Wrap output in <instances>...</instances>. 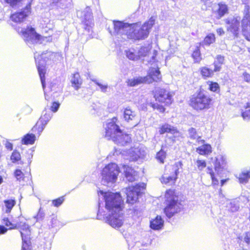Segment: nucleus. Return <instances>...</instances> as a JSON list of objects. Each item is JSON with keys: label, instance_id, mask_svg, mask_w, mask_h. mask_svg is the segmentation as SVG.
I'll list each match as a JSON object with an SVG mask.
<instances>
[{"label": "nucleus", "instance_id": "1", "mask_svg": "<svg viewBox=\"0 0 250 250\" xmlns=\"http://www.w3.org/2000/svg\"><path fill=\"white\" fill-rule=\"evenodd\" d=\"M154 23L155 20L153 18H151L142 26L138 23L129 24L121 21H114L113 34L124 36L130 39H145L148 37L150 30Z\"/></svg>", "mask_w": 250, "mask_h": 250}, {"label": "nucleus", "instance_id": "2", "mask_svg": "<svg viewBox=\"0 0 250 250\" xmlns=\"http://www.w3.org/2000/svg\"><path fill=\"white\" fill-rule=\"evenodd\" d=\"M104 199L105 209L111 213L106 217L107 223L113 228H120L124 223L120 195L118 193L108 192L104 193Z\"/></svg>", "mask_w": 250, "mask_h": 250}, {"label": "nucleus", "instance_id": "3", "mask_svg": "<svg viewBox=\"0 0 250 250\" xmlns=\"http://www.w3.org/2000/svg\"><path fill=\"white\" fill-rule=\"evenodd\" d=\"M117 119L116 118H113L111 120L108 121L105 126L104 136L108 140L111 139L115 143L121 146H125L131 142V137L129 135L125 136V139L119 140L115 139L116 136H119L122 134V131L119 126L116 124Z\"/></svg>", "mask_w": 250, "mask_h": 250}, {"label": "nucleus", "instance_id": "4", "mask_svg": "<svg viewBox=\"0 0 250 250\" xmlns=\"http://www.w3.org/2000/svg\"><path fill=\"white\" fill-rule=\"evenodd\" d=\"M165 198L166 206L164 212L167 217L170 218L181 210L182 205L178 196L173 190H167L165 194Z\"/></svg>", "mask_w": 250, "mask_h": 250}, {"label": "nucleus", "instance_id": "5", "mask_svg": "<svg viewBox=\"0 0 250 250\" xmlns=\"http://www.w3.org/2000/svg\"><path fill=\"white\" fill-rule=\"evenodd\" d=\"M161 79V75L159 68L151 67L148 74L145 77H138L128 80L127 85L135 86L142 83H150L153 82H158Z\"/></svg>", "mask_w": 250, "mask_h": 250}, {"label": "nucleus", "instance_id": "6", "mask_svg": "<svg viewBox=\"0 0 250 250\" xmlns=\"http://www.w3.org/2000/svg\"><path fill=\"white\" fill-rule=\"evenodd\" d=\"M55 56V54L51 52H46L41 55L34 54V58L36 62L38 72L40 77L41 83L44 92L45 99L47 100L46 91L45 90V66L47 61L51 60Z\"/></svg>", "mask_w": 250, "mask_h": 250}, {"label": "nucleus", "instance_id": "7", "mask_svg": "<svg viewBox=\"0 0 250 250\" xmlns=\"http://www.w3.org/2000/svg\"><path fill=\"white\" fill-rule=\"evenodd\" d=\"M120 173L119 167L115 163L106 165L101 172L102 184L110 186L115 183Z\"/></svg>", "mask_w": 250, "mask_h": 250}, {"label": "nucleus", "instance_id": "8", "mask_svg": "<svg viewBox=\"0 0 250 250\" xmlns=\"http://www.w3.org/2000/svg\"><path fill=\"white\" fill-rule=\"evenodd\" d=\"M182 164L181 162L175 163L173 165L168 166L166 167L165 173L162 176L161 181L162 183L172 185L175 183L179 174V169L182 167Z\"/></svg>", "mask_w": 250, "mask_h": 250}, {"label": "nucleus", "instance_id": "9", "mask_svg": "<svg viewBox=\"0 0 250 250\" xmlns=\"http://www.w3.org/2000/svg\"><path fill=\"white\" fill-rule=\"evenodd\" d=\"M21 32L22 33L24 40L28 45L42 43L48 39L47 37H42L37 34L34 28L31 27H28L25 29H21Z\"/></svg>", "mask_w": 250, "mask_h": 250}, {"label": "nucleus", "instance_id": "10", "mask_svg": "<svg viewBox=\"0 0 250 250\" xmlns=\"http://www.w3.org/2000/svg\"><path fill=\"white\" fill-rule=\"evenodd\" d=\"M211 101V99L208 96L203 92H199L196 96L191 98L190 105L197 110L208 109Z\"/></svg>", "mask_w": 250, "mask_h": 250}, {"label": "nucleus", "instance_id": "11", "mask_svg": "<svg viewBox=\"0 0 250 250\" xmlns=\"http://www.w3.org/2000/svg\"><path fill=\"white\" fill-rule=\"evenodd\" d=\"M146 188V185L144 183L137 184L135 186L129 187L125 189V193L127 196V202L133 204L135 203L139 194Z\"/></svg>", "mask_w": 250, "mask_h": 250}, {"label": "nucleus", "instance_id": "12", "mask_svg": "<svg viewBox=\"0 0 250 250\" xmlns=\"http://www.w3.org/2000/svg\"><path fill=\"white\" fill-rule=\"evenodd\" d=\"M77 15H80L82 19V21L84 25V28L89 32L93 25L91 9L89 7H87L83 11L78 12Z\"/></svg>", "mask_w": 250, "mask_h": 250}, {"label": "nucleus", "instance_id": "13", "mask_svg": "<svg viewBox=\"0 0 250 250\" xmlns=\"http://www.w3.org/2000/svg\"><path fill=\"white\" fill-rule=\"evenodd\" d=\"M52 114L50 109L45 108L42 112V115L36 124V126L34 127L33 129L36 127H38V131L40 133L44 129L46 125L51 119Z\"/></svg>", "mask_w": 250, "mask_h": 250}, {"label": "nucleus", "instance_id": "14", "mask_svg": "<svg viewBox=\"0 0 250 250\" xmlns=\"http://www.w3.org/2000/svg\"><path fill=\"white\" fill-rule=\"evenodd\" d=\"M150 49L151 48L149 46L141 47L137 51L140 59H142L144 61L149 63L154 62L156 52L154 51L151 53Z\"/></svg>", "mask_w": 250, "mask_h": 250}, {"label": "nucleus", "instance_id": "15", "mask_svg": "<svg viewBox=\"0 0 250 250\" xmlns=\"http://www.w3.org/2000/svg\"><path fill=\"white\" fill-rule=\"evenodd\" d=\"M156 101L165 103L167 105L171 104L172 94L164 89H160L156 91L154 95Z\"/></svg>", "mask_w": 250, "mask_h": 250}, {"label": "nucleus", "instance_id": "16", "mask_svg": "<svg viewBox=\"0 0 250 250\" xmlns=\"http://www.w3.org/2000/svg\"><path fill=\"white\" fill-rule=\"evenodd\" d=\"M212 162L214 164L215 172L217 175L221 177L223 172L225 169V159L222 156L218 155L214 158H212Z\"/></svg>", "mask_w": 250, "mask_h": 250}, {"label": "nucleus", "instance_id": "17", "mask_svg": "<svg viewBox=\"0 0 250 250\" xmlns=\"http://www.w3.org/2000/svg\"><path fill=\"white\" fill-rule=\"evenodd\" d=\"M30 4L29 3L26 5V7L22 11L12 14L10 17L11 20L16 23L22 22L30 13Z\"/></svg>", "mask_w": 250, "mask_h": 250}, {"label": "nucleus", "instance_id": "18", "mask_svg": "<svg viewBox=\"0 0 250 250\" xmlns=\"http://www.w3.org/2000/svg\"><path fill=\"white\" fill-rule=\"evenodd\" d=\"M28 225L24 224L21 228V234L22 240L21 250H31L27 243L30 235V230Z\"/></svg>", "mask_w": 250, "mask_h": 250}, {"label": "nucleus", "instance_id": "19", "mask_svg": "<svg viewBox=\"0 0 250 250\" xmlns=\"http://www.w3.org/2000/svg\"><path fill=\"white\" fill-rule=\"evenodd\" d=\"M124 119L127 123L136 125L137 124L138 120L137 113L132 110L129 107H127L124 109Z\"/></svg>", "mask_w": 250, "mask_h": 250}, {"label": "nucleus", "instance_id": "20", "mask_svg": "<svg viewBox=\"0 0 250 250\" xmlns=\"http://www.w3.org/2000/svg\"><path fill=\"white\" fill-rule=\"evenodd\" d=\"M146 152L143 147L133 148L130 151V158L132 161H136L138 159H144L146 155Z\"/></svg>", "mask_w": 250, "mask_h": 250}, {"label": "nucleus", "instance_id": "21", "mask_svg": "<svg viewBox=\"0 0 250 250\" xmlns=\"http://www.w3.org/2000/svg\"><path fill=\"white\" fill-rule=\"evenodd\" d=\"M124 171L126 179L129 182H133L138 178L137 172L128 166H123Z\"/></svg>", "mask_w": 250, "mask_h": 250}, {"label": "nucleus", "instance_id": "22", "mask_svg": "<svg viewBox=\"0 0 250 250\" xmlns=\"http://www.w3.org/2000/svg\"><path fill=\"white\" fill-rule=\"evenodd\" d=\"M164 224V221L161 216L157 215L150 221V228L153 230L161 229Z\"/></svg>", "mask_w": 250, "mask_h": 250}, {"label": "nucleus", "instance_id": "23", "mask_svg": "<svg viewBox=\"0 0 250 250\" xmlns=\"http://www.w3.org/2000/svg\"><path fill=\"white\" fill-rule=\"evenodd\" d=\"M188 137L193 140H195L198 145H202L204 143L205 141L201 138V136H199L197 133L196 130L191 127L188 130Z\"/></svg>", "mask_w": 250, "mask_h": 250}, {"label": "nucleus", "instance_id": "24", "mask_svg": "<svg viewBox=\"0 0 250 250\" xmlns=\"http://www.w3.org/2000/svg\"><path fill=\"white\" fill-rule=\"evenodd\" d=\"M228 29L235 36H237L239 28V21L235 19L231 20V22H228Z\"/></svg>", "mask_w": 250, "mask_h": 250}, {"label": "nucleus", "instance_id": "25", "mask_svg": "<svg viewBox=\"0 0 250 250\" xmlns=\"http://www.w3.org/2000/svg\"><path fill=\"white\" fill-rule=\"evenodd\" d=\"M159 133L161 134H163L165 133H169L175 134L178 133V130L175 127L168 124H166L160 128Z\"/></svg>", "mask_w": 250, "mask_h": 250}, {"label": "nucleus", "instance_id": "26", "mask_svg": "<svg viewBox=\"0 0 250 250\" xmlns=\"http://www.w3.org/2000/svg\"><path fill=\"white\" fill-rule=\"evenodd\" d=\"M72 86L76 89L78 90L80 88L82 83V80L80 78V76L78 73H76L73 74V77L71 80Z\"/></svg>", "mask_w": 250, "mask_h": 250}, {"label": "nucleus", "instance_id": "27", "mask_svg": "<svg viewBox=\"0 0 250 250\" xmlns=\"http://www.w3.org/2000/svg\"><path fill=\"white\" fill-rule=\"evenodd\" d=\"M196 152L200 155H208L211 152V147L208 144L202 145L197 148Z\"/></svg>", "mask_w": 250, "mask_h": 250}, {"label": "nucleus", "instance_id": "28", "mask_svg": "<svg viewBox=\"0 0 250 250\" xmlns=\"http://www.w3.org/2000/svg\"><path fill=\"white\" fill-rule=\"evenodd\" d=\"M250 7L249 5H246L244 9V18L242 20V28H245V26L250 22Z\"/></svg>", "mask_w": 250, "mask_h": 250}, {"label": "nucleus", "instance_id": "29", "mask_svg": "<svg viewBox=\"0 0 250 250\" xmlns=\"http://www.w3.org/2000/svg\"><path fill=\"white\" fill-rule=\"evenodd\" d=\"M224 57L221 55H217L213 63L214 71L215 72L220 71L222 65L224 63Z\"/></svg>", "mask_w": 250, "mask_h": 250}, {"label": "nucleus", "instance_id": "30", "mask_svg": "<svg viewBox=\"0 0 250 250\" xmlns=\"http://www.w3.org/2000/svg\"><path fill=\"white\" fill-rule=\"evenodd\" d=\"M36 140V136L32 133H28L22 139V144L24 145H32Z\"/></svg>", "mask_w": 250, "mask_h": 250}, {"label": "nucleus", "instance_id": "31", "mask_svg": "<svg viewBox=\"0 0 250 250\" xmlns=\"http://www.w3.org/2000/svg\"><path fill=\"white\" fill-rule=\"evenodd\" d=\"M218 8L217 10L218 14L217 18L220 19L222 18L224 15L228 13V8L226 4L220 3L218 5Z\"/></svg>", "mask_w": 250, "mask_h": 250}, {"label": "nucleus", "instance_id": "32", "mask_svg": "<svg viewBox=\"0 0 250 250\" xmlns=\"http://www.w3.org/2000/svg\"><path fill=\"white\" fill-rule=\"evenodd\" d=\"M126 56L130 60L137 61L140 59L137 51L133 48L126 51Z\"/></svg>", "mask_w": 250, "mask_h": 250}, {"label": "nucleus", "instance_id": "33", "mask_svg": "<svg viewBox=\"0 0 250 250\" xmlns=\"http://www.w3.org/2000/svg\"><path fill=\"white\" fill-rule=\"evenodd\" d=\"M99 209L97 213V218L100 220L104 219L106 216V211L104 210V203L103 202H99Z\"/></svg>", "mask_w": 250, "mask_h": 250}, {"label": "nucleus", "instance_id": "34", "mask_svg": "<svg viewBox=\"0 0 250 250\" xmlns=\"http://www.w3.org/2000/svg\"><path fill=\"white\" fill-rule=\"evenodd\" d=\"M240 183L246 184L250 178V169L243 171L238 177Z\"/></svg>", "mask_w": 250, "mask_h": 250}, {"label": "nucleus", "instance_id": "35", "mask_svg": "<svg viewBox=\"0 0 250 250\" xmlns=\"http://www.w3.org/2000/svg\"><path fill=\"white\" fill-rule=\"evenodd\" d=\"M215 72L213 70L209 69L207 67H203L201 68V74L204 78L211 77Z\"/></svg>", "mask_w": 250, "mask_h": 250}, {"label": "nucleus", "instance_id": "36", "mask_svg": "<svg viewBox=\"0 0 250 250\" xmlns=\"http://www.w3.org/2000/svg\"><path fill=\"white\" fill-rule=\"evenodd\" d=\"M227 207L231 211L235 212L238 210L239 206L237 201L232 200L227 204Z\"/></svg>", "mask_w": 250, "mask_h": 250}, {"label": "nucleus", "instance_id": "37", "mask_svg": "<svg viewBox=\"0 0 250 250\" xmlns=\"http://www.w3.org/2000/svg\"><path fill=\"white\" fill-rule=\"evenodd\" d=\"M215 38L213 34H209L205 38L203 43L209 45L215 42Z\"/></svg>", "mask_w": 250, "mask_h": 250}, {"label": "nucleus", "instance_id": "38", "mask_svg": "<svg viewBox=\"0 0 250 250\" xmlns=\"http://www.w3.org/2000/svg\"><path fill=\"white\" fill-rule=\"evenodd\" d=\"M245 28H242V32L246 39L250 41V22L248 23L245 26Z\"/></svg>", "mask_w": 250, "mask_h": 250}, {"label": "nucleus", "instance_id": "39", "mask_svg": "<svg viewBox=\"0 0 250 250\" xmlns=\"http://www.w3.org/2000/svg\"><path fill=\"white\" fill-rule=\"evenodd\" d=\"M5 206L7 208L6 212L8 213L10 212L13 207L15 206L16 202L14 200H7L4 201Z\"/></svg>", "mask_w": 250, "mask_h": 250}, {"label": "nucleus", "instance_id": "40", "mask_svg": "<svg viewBox=\"0 0 250 250\" xmlns=\"http://www.w3.org/2000/svg\"><path fill=\"white\" fill-rule=\"evenodd\" d=\"M208 89L213 92H218L219 91V85L216 82H208Z\"/></svg>", "mask_w": 250, "mask_h": 250}, {"label": "nucleus", "instance_id": "41", "mask_svg": "<svg viewBox=\"0 0 250 250\" xmlns=\"http://www.w3.org/2000/svg\"><path fill=\"white\" fill-rule=\"evenodd\" d=\"M242 116L244 120H249L250 119V106L247 104L245 108V110L242 112Z\"/></svg>", "mask_w": 250, "mask_h": 250}, {"label": "nucleus", "instance_id": "42", "mask_svg": "<svg viewBox=\"0 0 250 250\" xmlns=\"http://www.w3.org/2000/svg\"><path fill=\"white\" fill-rule=\"evenodd\" d=\"M21 160V154L17 150H15L11 156V160L13 163H15Z\"/></svg>", "mask_w": 250, "mask_h": 250}, {"label": "nucleus", "instance_id": "43", "mask_svg": "<svg viewBox=\"0 0 250 250\" xmlns=\"http://www.w3.org/2000/svg\"><path fill=\"white\" fill-rule=\"evenodd\" d=\"M62 224L55 217H53L51 221V226L52 228H60L63 226Z\"/></svg>", "mask_w": 250, "mask_h": 250}, {"label": "nucleus", "instance_id": "44", "mask_svg": "<svg viewBox=\"0 0 250 250\" xmlns=\"http://www.w3.org/2000/svg\"><path fill=\"white\" fill-rule=\"evenodd\" d=\"M207 173H209L210 175V177L212 179V184L214 185H217L218 184V180L217 178L215 177L214 173L213 171V170L212 168L208 167L207 168Z\"/></svg>", "mask_w": 250, "mask_h": 250}, {"label": "nucleus", "instance_id": "45", "mask_svg": "<svg viewBox=\"0 0 250 250\" xmlns=\"http://www.w3.org/2000/svg\"><path fill=\"white\" fill-rule=\"evenodd\" d=\"M166 153L165 151L161 149L159 151L156 155L157 159L161 163H163L164 159L166 158Z\"/></svg>", "mask_w": 250, "mask_h": 250}, {"label": "nucleus", "instance_id": "46", "mask_svg": "<svg viewBox=\"0 0 250 250\" xmlns=\"http://www.w3.org/2000/svg\"><path fill=\"white\" fill-rule=\"evenodd\" d=\"M14 176L19 181L23 180L24 174L20 169H16L14 172Z\"/></svg>", "mask_w": 250, "mask_h": 250}, {"label": "nucleus", "instance_id": "47", "mask_svg": "<svg viewBox=\"0 0 250 250\" xmlns=\"http://www.w3.org/2000/svg\"><path fill=\"white\" fill-rule=\"evenodd\" d=\"M192 57L196 62H199L201 60V54L198 48H197L192 53Z\"/></svg>", "mask_w": 250, "mask_h": 250}, {"label": "nucleus", "instance_id": "48", "mask_svg": "<svg viewBox=\"0 0 250 250\" xmlns=\"http://www.w3.org/2000/svg\"><path fill=\"white\" fill-rule=\"evenodd\" d=\"M196 166L199 170L202 171L206 167V163L205 160H197Z\"/></svg>", "mask_w": 250, "mask_h": 250}, {"label": "nucleus", "instance_id": "49", "mask_svg": "<svg viewBox=\"0 0 250 250\" xmlns=\"http://www.w3.org/2000/svg\"><path fill=\"white\" fill-rule=\"evenodd\" d=\"M45 216V213L43 210L40 208L39 210L38 214L36 216L34 217L36 219L37 221H39L40 220H42Z\"/></svg>", "mask_w": 250, "mask_h": 250}, {"label": "nucleus", "instance_id": "50", "mask_svg": "<svg viewBox=\"0 0 250 250\" xmlns=\"http://www.w3.org/2000/svg\"><path fill=\"white\" fill-rule=\"evenodd\" d=\"M64 201L63 197H61L52 201V204L56 207H59Z\"/></svg>", "mask_w": 250, "mask_h": 250}, {"label": "nucleus", "instance_id": "51", "mask_svg": "<svg viewBox=\"0 0 250 250\" xmlns=\"http://www.w3.org/2000/svg\"><path fill=\"white\" fill-rule=\"evenodd\" d=\"M94 82L97 85H98L100 87V89L102 92H106L107 89L108 88V85L107 84H104V85L102 84V83H99L97 81H94Z\"/></svg>", "mask_w": 250, "mask_h": 250}, {"label": "nucleus", "instance_id": "52", "mask_svg": "<svg viewBox=\"0 0 250 250\" xmlns=\"http://www.w3.org/2000/svg\"><path fill=\"white\" fill-rule=\"evenodd\" d=\"M21 0H4V1L13 7L20 2Z\"/></svg>", "mask_w": 250, "mask_h": 250}, {"label": "nucleus", "instance_id": "53", "mask_svg": "<svg viewBox=\"0 0 250 250\" xmlns=\"http://www.w3.org/2000/svg\"><path fill=\"white\" fill-rule=\"evenodd\" d=\"M60 106V104L57 102H53L52 105L51 107V110L52 111L55 112H56Z\"/></svg>", "mask_w": 250, "mask_h": 250}, {"label": "nucleus", "instance_id": "54", "mask_svg": "<svg viewBox=\"0 0 250 250\" xmlns=\"http://www.w3.org/2000/svg\"><path fill=\"white\" fill-rule=\"evenodd\" d=\"M3 224H5L7 227H9L10 229L14 227V225L12 224L7 218H5L3 219Z\"/></svg>", "mask_w": 250, "mask_h": 250}, {"label": "nucleus", "instance_id": "55", "mask_svg": "<svg viewBox=\"0 0 250 250\" xmlns=\"http://www.w3.org/2000/svg\"><path fill=\"white\" fill-rule=\"evenodd\" d=\"M5 147L9 150H12L13 149V144L8 141H5L4 143Z\"/></svg>", "mask_w": 250, "mask_h": 250}, {"label": "nucleus", "instance_id": "56", "mask_svg": "<svg viewBox=\"0 0 250 250\" xmlns=\"http://www.w3.org/2000/svg\"><path fill=\"white\" fill-rule=\"evenodd\" d=\"M244 241L247 244L249 245V244L250 243V232L246 233L245 236L244 237Z\"/></svg>", "mask_w": 250, "mask_h": 250}, {"label": "nucleus", "instance_id": "57", "mask_svg": "<svg viewBox=\"0 0 250 250\" xmlns=\"http://www.w3.org/2000/svg\"><path fill=\"white\" fill-rule=\"evenodd\" d=\"M126 135H129L128 134H124L122 132V134H120L119 136H116L115 137V139H116V140H119V141L120 140H123L124 141V140L125 139V136H126Z\"/></svg>", "mask_w": 250, "mask_h": 250}, {"label": "nucleus", "instance_id": "58", "mask_svg": "<svg viewBox=\"0 0 250 250\" xmlns=\"http://www.w3.org/2000/svg\"><path fill=\"white\" fill-rule=\"evenodd\" d=\"M243 75L245 81L247 82H250V75L247 73H245Z\"/></svg>", "mask_w": 250, "mask_h": 250}, {"label": "nucleus", "instance_id": "59", "mask_svg": "<svg viewBox=\"0 0 250 250\" xmlns=\"http://www.w3.org/2000/svg\"><path fill=\"white\" fill-rule=\"evenodd\" d=\"M157 109L161 112H164L165 110V108L162 105H157Z\"/></svg>", "mask_w": 250, "mask_h": 250}, {"label": "nucleus", "instance_id": "60", "mask_svg": "<svg viewBox=\"0 0 250 250\" xmlns=\"http://www.w3.org/2000/svg\"><path fill=\"white\" fill-rule=\"evenodd\" d=\"M7 231V229L3 226H0V234H3Z\"/></svg>", "mask_w": 250, "mask_h": 250}, {"label": "nucleus", "instance_id": "61", "mask_svg": "<svg viewBox=\"0 0 250 250\" xmlns=\"http://www.w3.org/2000/svg\"><path fill=\"white\" fill-rule=\"evenodd\" d=\"M217 33L219 35H222L224 33V31L222 28H219L217 29Z\"/></svg>", "mask_w": 250, "mask_h": 250}, {"label": "nucleus", "instance_id": "62", "mask_svg": "<svg viewBox=\"0 0 250 250\" xmlns=\"http://www.w3.org/2000/svg\"><path fill=\"white\" fill-rule=\"evenodd\" d=\"M227 180H221V186H222L224 183L227 181Z\"/></svg>", "mask_w": 250, "mask_h": 250}, {"label": "nucleus", "instance_id": "63", "mask_svg": "<svg viewBox=\"0 0 250 250\" xmlns=\"http://www.w3.org/2000/svg\"><path fill=\"white\" fill-rule=\"evenodd\" d=\"M210 0H202L206 4H208V1H209Z\"/></svg>", "mask_w": 250, "mask_h": 250}, {"label": "nucleus", "instance_id": "64", "mask_svg": "<svg viewBox=\"0 0 250 250\" xmlns=\"http://www.w3.org/2000/svg\"><path fill=\"white\" fill-rule=\"evenodd\" d=\"M244 249L245 250H250V246H248L247 247L244 248Z\"/></svg>", "mask_w": 250, "mask_h": 250}]
</instances>
